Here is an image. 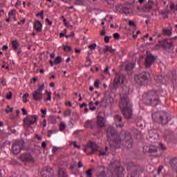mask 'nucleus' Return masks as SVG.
Instances as JSON below:
<instances>
[{
  "label": "nucleus",
  "instance_id": "nucleus-26",
  "mask_svg": "<svg viewBox=\"0 0 177 177\" xmlns=\"http://www.w3.org/2000/svg\"><path fill=\"white\" fill-rule=\"evenodd\" d=\"M133 67L134 65L132 63L127 64L125 66V68L127 71H131V70H133Z\"/></svg>",
  "mask_w": 177,
  "mask_h": 177
},
{
  "label": "nucleus",
  "instance_id": "nucleus-25",
  "mask_svg": "<svg viewBox=\"0 0 177 177\" xmlns=\"http://www.w3.org/2000/svg\"><path fill=\"white\" fill-rule=\"evenodd\" d=\"M155 80L157 82H160V84H164L165 77L162 75L156 76Z\"/></svg>",
  "mask_w": 177,
  "mask_h": 177
},
{
  "label": "nucleus",
  "instance_id": "nucleus-33",
  "mask_svg": "<svg viewBox=\"0 0 177 177\" xmlns=\"http://www.w3.org/2000/svg\"><path fill=\"white\" fill-rule=\"evenodd\" d=\"M88 106L91 111H95L96 110V106H93V102L91 101L88 104Z\"/></svg>",
  "mask_w": 177,
  "mask_h": 177
},
{
  "label": "nucleus",
  "instance_id": "nucleus-56",
  "mask_svg": "<svg viewBox=\"0 0 177 177\" xmlns=\"http://www.w3.org/2000/svg\"><path fill=\"white\" fill-rule=\"evenodd\" d=\"M36 16H40L41 19H44V11H41L36 15Z\"/></svg>",
  "mask_w": 177,
  "mask_h": 177
},
{
  "label": "nucleus",
  "instance_id": "nucleus-13",
  "mask_svg": "<svg viewBox=\"0 0 177 177\" xmlns=\"http://www.w3.org/2000/svg\"><path fill=\"white\" fill-rule=\"evenodd\" d=\"M19 160L22 162H34L35 161L34 157L30 153H24L21 154Z\"/></svg>",
  "mask_w": 177,
  "mask_h": 177
},
{
  "label": "nucleus",
  "instance_id": "nucleus-35",
  "mask_svg": "<svg viewBox=\"0 0 177 177\" xmlns=\"http://www.w3.org/2000/svg\"><path fill=\"white\" fill-rule=\"evenodd\" d=\"M75 5H85V0H75Z\"/></svg>",
  "mask_w": 177,
  "mask_h": 177
},
{
  "label": "nucleus",
  "instance_id": "nucleus-23",
  "mask_svg": "<svg viewBox=\"0 0 177 177\" xmlns=\"http://www.w3.org/2000/svg\"><path fill=\"white\" fill-rule=\"evenodd\" d=\"M122 95H123V96H127V95H129V87L127 86H123L122 87Z\"/></svg>",
  "mask_w": 177,
  "mask_h": 177
},
{
  "label": "nucleus",
  "instance_id": "nucleus-52",
  "mask_svg": "<svg viewBox=\"0 0 177 177\" xmlns=\"http://www.w3.org/2000/svg\"><path fill=\"white\" fill-rule=\"evenodd\" d=\"M6 97L8 100H10V99H12V92H9V93L6 95Z\"/></svg>",
  "mask_w": 177,
  "mask_h": 177
},
{
  "label": "nucleus",
  "instance_id": "nucleus-28",
  "mask_svg": "<svg viewBox=\"0 0 177 177\" xmlns=\"http://www.w3.org/2000/svg\"><path fill=\"white\" fill-rule=\"evenodd\" d=\"M57 131H58L57 129H54L49 130L48 133H47L48 138H50V136H52V134L55 133Z\"/></svg>",
  "mask_w": 177,
  "mask_h": 177
},
{
  "label": "nucleus",
  "instance_id": "nucleus-10",
  "mask_svg": "<svg viewBox=\"0 0 177 177\" xmlns=\"http://www.w3.org/2000/svg\"><path fill=\"white\" fill-rule=\"evenodd\" d=\"M156 59L157 57L153 55V54L149 52H147V55L145 57V66L146 68H150V67H151V64H153V63L156 62Z\"/></svg>",
  "mask_w": 177,
  "mask_h": 177
},
{
  "label": "nucleus",
  "instance_id": "nucleus-40",
  "mask_svg": "<svg viewBox=\"0 0 177 177\" xmlns=\"http://www.w3.org/2000/svg\"><path fill=\"white\" fill-rule=\"evenodd\" d=\"M159 148L160 150H162L163 151L167 150V147L162 142L159 143Z\"/></svg>",
  "mask_w": 177,
  "mask_h": 177
},
{
  "label": "nucleus",
  "instance_id": "nucleus-32",
  "mask_svg": "<svg viewBox=\"0 0 177 177\" xmlns=\"http://www.w3.org/2000/svg\"><path fill=\"white\" fill-rule=\"evenodd\" d=\"M122 12H123V13H124L125 15H129V13H131L129 8L128 7H124L122 10Z\"/></svg>",
  "mask_w": 177,
  "mask_h": 177
},
{
  "label": "nucleus",
  "instance_id": "nucleus-6",
  "mask_svg": "<svg viewBox=\"0 0 177 177\" xmlns=\"http://www.w3.org/2000/svg\"><path fill=\"white\" fill-rule=\"evenodd\" d=\"M149 78H150V73L149 72H142L138 75H134V81L138 85H145L149 82Z\"/></svg>",
  "mask_w": 177,
  "mask_h": 177
},
{
  "label": "nucleus",
  "instance_id": "nucleus-24",
  "mask_svg": "<svg viewBox=\"0 0 177 177\" xmlns=\"http://www.w3.org/2000/svg\"><path fill=\"white\" fill-rule=\"evenodd\" d=\"M109 52L110 53H115V49L113 48L111 46H106L104 49V53Z\"/></svg>",
  "mask_w": 177,
  "mask_h": 177
},
{
  "label": "nucleus",
  "instance_id": "nucleus-22",
  "mask_svg": "<svg viewBox=\"0 0 177 177\" xmlns=\"http://www.w3.org/2000/svg\"><path fill=\"white\" fill-rule=\"evenodd\" d=\"M170 165L173 169L177 171V158H172L170 160Z\"/></svg>",
  "mask_w": 177,
  "mask_h": 177
},
{
  "label": "nucleus",
  "instance_id": "nucleus-17",
  "mask_svg": "<svg viewBox=\"0 0 177 177\" xmlns=\"http://www.w3.org/2000/svg\"><path fill=\"white\" fill-rule=\"evenodd\" d=\"M156 0H149L145 6V12H149V10H151L153 6L155 3Z\"/></svg>",
  "mask_w": 177,
  "mask_h": 177
},
{
  "label": "nucleus",
  "instance_id": "nucleus-14",
  "mask_svg": "<svg viewBox=\"0 0 177 177\" xmlns=\"http://www.w3.org/2000/svg\"><path fill=\"white\" fill-rule=\"evenodd\" d=\"M42 177H53V169L48 167H45L40 172Z\"/></svg>",
  "mask_w": 177,
  "mask_h": 177
},
{
  "label": "nucleus",
  "instance_id": "nucleus-50",
  "mask_svg": "<svg viewBox=\"0 0 177 177\" xmlns=\"http://www.w3.org/2000/svg\"><path fill=\"white\" fill-rule=\"evenodd\" d=\"M66 32H67V29H64V32H61L59 34V38H63V37H64V35H66Z\"/></svg>",
  "mask_w": 177,
  "mask_h": 177
},
{
  "label": "nucleus",
  "instance_id": "nucleus-27",
  "mask_svg": "<svg viewBox=\"0 0 177 177\" xmlns=\"http://www.w3.org/2000/svg\"><path fill=\"white\" fill-rule=\"evenodd\" d=\"M12 49L17 52V55H20V53H21V50L19 48V45H13Z\"/></svg>",
  "mask_w": 177,
  "mask_h": 177
},
{
  "label": "nucleus",
  "instance_id": "nucleus-61",
  "mask_svg": "<svg viewBox=\"0 0 177 177\" xmlns=\"http://www.w3.org/2000/svg\"><path fill=\"white\" fill-rule=\"evenodd\" d=\"M77 167L78 168H82V167H84V165L82 164V162L79 161L77 163Z\"/></svg>",
  "mask_w": 177,
  "mask_h": 177
},
{
  "label": "nucleus",
  "instance_id": "nucleus-38",
  "mask_svg": "<svg viewBox=\"0 0 177 177\" xmlns=\"http://www.w3.org/2000/svg\"><path fill=\"white\" fill-rule=\"evenodd\" d=\"M115 120L116 121H118L119 122H121V121H122V117L121 116V115L116 114L115 115Z\"/></svg>",
  "mask_w": 177,
  "mask_h": 177
},
{
  "label": "nucleus",
  "instance_id": "nucleus-15",
  "mask_svg": "<svg viewBox=\"0 0 177 177\" xmlns=\"http://www.w3.org/2000/svg\"><path fill=\"white\" fill-rule=\"evenodd\" d=\"M124 82V75L121 73H116L115 79L113 80V86L117 88L118 84Z\"/></svg>",
  "mask_w": 177,
  "mask_h": 177
},
{
  "label": "nucleus",
  "instance_id": "nucleus-59",
  "mask_svg": "<svg viewBox=\"0 0 177 177\" xmlns=\"http://www.w3.org/2000/svg\"><path fill=\"white\" fill-rule=\"evenodd\" d=\"M86 106H88V104H86V102H84L80 104V109H84V107H86Z\"/></svg>",
  "mask_w": 177,
  "mask_h": 177
},
{
  "label": "nucleus",
  "instance_id": "nucleus-20",
  "mask_svg": "<svg viewBox=\"0 0 177 177\" xmlns=\"http://www.w3.org/2000/svg\"><path fill=\"white\" fill-rule=\"evenodd\" d=\"M172 48V45H156L155 48L158 49H164L165 50H167L168 49H171Z\"/></svg>",
  "mask_w": 177,
  "mask_h": 177
},
{
  "label": "nucleus",
  "instance_id": "nucleus-51",
  "mask_svg": "<svg viewBox=\"0 0 177 177\" xmlns=\"http://www.w3.org/2000/svg\"><path fill=\"white\" fill-rule=\"evenodd\" d=\"M88 49H91V50H95L96 49V45H88Z\"/></svg>",
  "mask_w": 177,
  "mask_h": 177
},
{
  "label": "nucleus",
  "instance_id": "nucleus-48",
  "mask_svg": "<svg viewBox=\"0 0 177 177\" xmlns=\"http://www.w3.org/2000/svg\"><path fill=\"white\" fill-rule=\"evenodd\" d=\"M59 150H60L59 147H53L52 151H53V154H55V153H57V151H59Z\"/></svg>",
  "mask_w": 177,
  "mask_h": 177
},
{
  "label": "nucleus",
  "instance_id": "nucleus-47",
  "mask_svg": "<svg viewBox=\"0 0 177 177\" xmlns=\"http://www.w3.org/2000/svg\"><path fill=\"white\" fill-rule=\"evenodd\" d=\"M71 145H73V147L75 149H80V146L77 145V142H73L71 143Z\"/></svg>",
  "mask_w": 177,
  "mask_h": 177
},
{
  "label": "nucleus",
  "instance_id": "nucleus-42",
  "mask_svg": "<svg viewBox=\"0 0 177 177\" xmlns=\"http://www.w3.org/2000/svg\"><path fill=\"white\" fill-rule=\"evenodd\" d=\"M149 153H157V147H153L149 148Z\"/></svg>",
  "mask_w": 177,
  "mask_h": 177
},
{
  "label": "nucleus",
  "instance_id": "nucleus-63",
  "mask_svg": "<svg viewBox=\"0 0 177 177\" xmlns=\"http://www.w3.org/2000/svg\"><path fill=\"white\" fill-rule=\"evenodd\" d=\"M46 23H48V26H52L53 22H52V21L49 20V19H48V18L46 19Z\"/></svg>",
  "mask_w": 177,
  "mask_h": 177
},
{
  "label": "nucleus",
  "instance_id": "nucleus-45",
  "mask_svg": "<svg viewBox=\"0 0 177 177\" xmlns=\"http://www.w3.org/2000/svg\"><path fill=\"white\" fill-rule=\"evenodd\" d=\"M44 100L46 102H48V100H52V93H48L47 95V97Z\"/></svg>",
  "mask_w": 177,
  "mask_h": 177
},
{
  "label": "nucleus",
  "instance_id": "nucleus-57",
  "mask_svg": "<svg viewBox=\"0 0 177 177\" xmlns=\"http://www.w3.org/2000/svg\"><path fill=\"white\" fill-rule=\"evenodd\" d=\"M113 38H115V39H118V38H120V34L119 33H114L113 34Z\"/></svg>",
  "mask_w": 177,
  "mask_h": 177
},
{
  "label": "nucleus",
  "instance_id": "nucleus-60",
  "mask_svg": "<svg viewBox=\"0 0 177 177\" xmlns=\"http://www.w3.org/2000/svg\"><path fill=\"white\" fill-rule=\"evenodd\" d=\"M110 38H111V37H109L108 36H105L104 41H105L106 44H109Z\"/></svg>",
  "mask_w": 177,
  "mask_h": 177
},
{
  "label": "nucleus",
  "instance_id": "nucleus-30",
  "mask_svg": "<svg viewBox=\"0 0 177 177\" xmlns=\"http://www.w3.org/2000/svg\"><path fill=\"white\" fill-rule=\"evenodd\" d=\"M54 63L57 66V64H60L62 63V57L58 56V57H55Z\"/></svg>",
  "mask_w": 177,
  "mask_h": 177
},
{
  "label": "nucleus",
  "instance_id": "nucleus-11",
  "mask_svg": "<svg viewBox=\"0 0 177 177\" xmlns=\"http://www.w3.org/2000/svg\"><path fill=\"white\" fill-rule=\"evenodd\" d=\"M104 111H100L97 117V127L99 128H103L106 125V118H104Z\"/></svg>",
  "mask_w": 177,
  "mask_h": 177
},
{
  "label": "nucleus",
  "instance_id": "nucleus-16",
  "mask_svg": "<svg viewBox=\"0 0 177 177\" xmlns=\"http://www.w3.org/2000/svg\"><path fill=\"white\" fill-rule=\"evenodd\" d=\"M32 99L35 102H41L42 99H44V95L42 94V92L34 91L32 93Z\"/></svg>",
  "mask_w": 177,
  "mask_h": 177
},
{
  "label": "nucleus",
  "instance_id": "nucleus-54",
  "mask_svg": "<svg viewBox=\"0 0 177 177\" xmlns=\"http://www.w3.org/2000/svg\"><path fill=\"white\" fill-rule=\"evenodd\" d=\"M21 111H22V114L24 115H27V114H28V113L27 112V110H26V109H24V108L21 109Z\"/></svg>",
  "mask_w": 177,
  "mask_h": 177
},
{
  "label": "nucleus",
  "instance_id": "nucleus-4",
  "mask_svg": "<svg viewBox=\"0 0 177 177\" xmlns=\"http://www.w3.org/2000/svg\"><path fill=\"white\" fill-rule=\"evenodd\" d=\"M109 168L112 171L113 177H124V171L125 170L120 161L113 159L109 165Z\"/></svg>",
  "mask_w": 177,
  "mask_h": 177
},
{
  "label": "nucleus",
  "instance_id": "nucleus-31",
  "mask_svg": "<svg viewBox=\"0 0 177 177\" xmlns=\"http://www.w3.org/2000/svg\"><path fill=\"white\" fill-rule=\"evenodd\" d=\"M64 52H72L73 49L71 48V46H64L63 47Z\"/></svg>",
  "mask_w": 177,
  "mask_h": 177
},
{
  "label": "nucleus",
  "instance_id": "nucleus-21",
  "mask_svg": "<svg viewBox=\"0 0 177 177\" xmlns=\"http://www.w3.org/2000/svg\"><path fill=\"white\" fill-rule=\"evenodd\" d=\"M144 42H145V44H147V45H149L150 44H151V41H153V37H149V34H147L145 35H144L143 38H142Z\"/></svg>",
  "mask_w": 177,
  "mask_h": 177
},
{
  "label": "nucleus",
  "instance_id": "nucleus-34",
  "mask_svg": "<svg viewBox=\"0 0 177 177\" xmlns=\"http://www.w3.org/2000/svg\"><path fill=\"white\" fill-rule=\"evenodd\" d=\"M162 32L165 35H168V36H169L172 34V32L169 29H163Z\"/></svg>",
  "mask_w": 177,
  "mask_h": 177
},
{
  "label": "nucleus",
  "instance_id": "nucleus-8",
  "mask_svg": "<svg viewBox=\"0 0 177 177\" xmlns=\"http://www.w3.org/2000/svg\"><path fill=\"white\" fill-rule=\"evenodd\" d=\"M37 121H38V116H37V115L25 118L24 119V127L25 129H28V128L32 129V125H34Z\"/></svg>",
  "mask_w": 177,
  "mask_h": 177
},
{
  "label": "nucleus",
  "instance_id": "nucleus-39",
  "mask_svg": "<svg viewBox=\"0 0 177 177\" xmlns=\"http://www.w3.org/2000/svg\"><path fill=\"white\" fill-rule=\"evenodd\" d=\"M66 129V124L61 122L59 124V131L62 132V131H64Z\"/></svg>",
  "mask_w": 177,
  "mask_h": 177
},
{
  "label": "nucleus",
  "instance_id": "nucleus-37",
  "mask_svg": "<svg viewBox=\"0 0 177 177\" xmlns=\"http://www.w3.org/2000/svg\"><path fill=\"white\" fill-rule=\"evenodd\" d=\"M64 115V117H70V115H71V109H66Z\"/></svg>",
  "mask_w": 177,
  "mask_h": 177
},
{
  "label": "nucleus",
  "instance_id": "nucleus-43",
  "mask_svg": "<svg viewBox=\"0 0 177 177\" xmlns=\"http://www.w3.org/2000/svg\"><path fill=\"white\" fill-rule=\"evenodd\" d=\"M94 86L95 88H97L99 86H100V81L99 80H97L94 82Z\"/></svg>",
  "mask_w": 177,
  "mask_h": 177
},
{
  "label": "nucleus",
  "instance_id": "nucleus-64",
  "mask_svg": "<svg viewBox=\"0 0 177 177\" xmlns=\"http://www.w3.org/2000/svg\"><path fill=\"white\" fill-rule=\"evenodd\" d=\"M9 17H14L15 18V14L13 13V11L8 13Z\"/></svg>",
  "mask_w": 177,
  "mask_h": 177
},
{
  "label": "nucleus",
  "instance_id": "nucleus-18",
  "mask_svg": "<svg viewBox=\"0 0 177 177\" xmlns=\"http://www.w3.org/2000/svg\"><path fill=\"white\" fill-rule=\"evenodd\" d=\"M57 176L58 177H68V175H67V170L66 169L59 168L58 172H57Z\"/></svg>",
  "mask_w": 177,
  "mask_h": 177
},
{
  "label": "nucleus",
  "instance_id": "nucleus-36",
  "mask_svg": "<svg viewBox=\"0 0 177 177\" xmlns=\"http://www.w3.org/2000/svg\"><path fill=\"white\" fill-rule=\"evenodd\" d=\"M44 89H45V84H41L39 85V87L37 91L38 92H42Z\"/></svg>",
  "mask_w": 177,
  "mask_h": 177
},
{
  "label": "nucleus",
  "instance_id": "nucleus-44",
  "mask_svg": "<svg viewBox=\"0 0 177 177\" xmlns=\"http://www.w3.org/2000/svg\"><path fill=\"white\" fill-rule=\"evenodd\" d=\"M100 35L102 37L106 35V27L103 26L102 30L100 32Z\"/></svg>",
  "mask_w": 177,
  "mask_h": 177
},
{
  "label": "nucleus",
  "instance_id": "nucleus-29",
  "mask_svg": "<svg viewBox=\"0 0 177 177\" xmlns=\"http://www.w3.org/2000/svg\"><path fill=\"white\" fill-rule=\"evenodd\" d=\"M174 139V137L171 134L166 135L165 137V140H167V142H172V140Z\"/></svg>",
  "mask_w": 177,
  "mask_h": 177
},
{
  "label": "nucleus",
  "instance_id": "nucleus-53",
  "mask_svg": "<svg viewBox=\"0 0 177 177\" xmlns=\"http://www.w3.org/2000/svg\"><path fill=\"white\" fill-rule=\"evenodd\" d=\"M65 106H68V107H73V103H71V102L70 101L66 102Z\"/></svg>",
  "mask_w": 177,
  "mask_h": 177
},
{
  "label": "nucleus",
  "instance_id": "nucleus-55",
  "mask_svg": "<svg viewBox=\"0 0 177 177\" xmlns=\"http://www.w3.org/2000/svg\"><path fill=\"white\" fill-rule=\"evenodd\" d=\"M162 168H164V167L162 166H159L158 168V174L160 175V174H161V171H162Z\"/></svg>",
  "mask_w": 177,
  "mask_h": 177
},
{
  "label": "nucleus",
  "instance_id": "nucleus-58",
  "mask_svg": "<svg viewBox=\"0 0 177 177\" xmlns=\"http://www.w3.org/2000/svg\"><path fill=\"white\" fill-rule=\"evenodd\" d=\"M1 84L3 85V86H5V85H6V79H2Z\"/></svg>",
  "mask_w": 177,
  "mask_h": 177
},
{
  "label": "nucleus",
  "instance_id": "nucleus-62",
  "mask_svg": "<svg viewBox=\"0 0 177 177\" xmlns=\"http://www.w3.org/2000/svg\"><path fill=\"white\" fill-rule=\"evenodd\" d=\"M115 9L118 12H122V10H121V6H116Z\"/></svg>",
  "mask_w": 177,
  "mask_h": 177
},
{
  "label": "nucleus",
  "instance_id": "nucleus-49",
  "mask_svg": "<svg viewBox=\"0 0 177 177\" xmlns=\"http://www.w3.org/2000/svg\"><path fill=\"white\" fill-rule=\"evenodd\" d=\"M7 107L8 109H6V113H7V114H9V113L13 112V108H10L9 105H8Z\"/></svg>",
  "mask_w": 177,
  "mask_h": 177
},
{
  "label": "nucleus",
  "instance_id": "nucleus-5",
  "mask_svg": "<svg viewBox=\"0 0 177 177\" xmlns=\"http://www.w3.org/2000/svg\"><path fill=\"white\" fill-rule=\"evenodd\" d=\"M171 117L164 111H159L152 113V120L154 122H159L162 125H167L171 121Z\"/></svg>",
  "mask_w": 177,
  "mask_h": 177
},
{
  "label": "nucleus",
  "instance_id": "nucleus-3",
  "mask_svg": "<svg viewBox=\"0 0 177 177\" xmlns=\"http://www.w3.org/2000/svg\"><path fill=\"white\" fill-rule=\"evenodd\" d=\"M119 107L126 120L132 118V107L131 106V101L127 96H122L119 102Z\"/></svg>",
  "mask_w": 177,
  "mask_h": 177
},
{
  "label": "nucleus",
  "instance_id": "nucleus-7",
  "mask_svg": "<svg viewBox=\"0 0 177 177\" xmlns=\"http://www.w3.org/2000/svg\"><path fill=\"white\" fill-rule=\"evenodd\" d=\"M24 143L25 142L24 141V140H19L15 141L12 145V154H15L16 156H17V154H20L21 150L24 149Z\"/></svg>",
  "mask_w": 177,
  "mask_h": 177
},
{
  "label": "nucleus",
  "instance_id": "nucleus-19",
  "mask_svg": "<svg viewBox=\"0 0 177 177\" xmlns=\"http://www.w3.org/2000/svg\"><path fill=\"white\" fill-rule=\"evenodd\" d=\"M34 28L37 32L42 31V24L39 21H37L34 23Z\"/></svg>",
  "mask_w": 177,
  "mask_h": 177
},
{
  "label": "nucleus",
  "instance_id": "nucleus-9",
  "mask_svg": "<svg viewBox=\"0 0 177 177\" xmlns=\"http://www.w3.org/2000/svg\"><path fill=\"white\" fill-rule=\"evenodd\" d=\"M120 136V133H117V131H115V129L113 127H108L106 130V138L108 142H111V139L113 140V142L118 138Z\"/></svg>",
  "mask_w": 177,
  "mask_h": 177
},
{
  "label": "nucleus",
  "instance_id": "nucleus-46",
  "mask_svg": "<svg viewBox=\"0 0 177 177\" xmlns=\"http://www.w3.org/2000/svg\"><path fill=\"white\" fill-rule=\"evenodd\" d=\"M91 124H92V121L86 120V122H85V127L86 128H89V127H91Z\"/></svg>",
  "mask_w": 177,
  "mask_h": 177
},
{
  "label": "nucleus",
  "instance_id": "nucleus-41",
  "mask_svg": "<svg viewBox=\"0 0 177 177\" xmlns=\"http://www.w3.org/2000/svg\"><path fill=\"white\" fill-rule=\"evenodd\" d=\"M86 177H92V169H89L86 171Z\"/></svg>",
  "mask_w": 177,
  "mask_h": 177
},
{
  "label": "nucleus",
  "instance_id": "nucleus-12",
  "mask_svg": "<svg viewBox=\"0 0 177 177\" xmlns=\"http://www.w3.org/2000/svg\"><path fill=\"white\" fill-rule=\"evenodd\" d=\"M88 149H91V151L88 153V156H92V154H95L97 150H99V146L96 145V143L90 141L88 144V145L84 148V151H86Z\"/></svg>",
  "mask_w": 177,
  "mask_h": 177
},
{
  "label": "nucleus",
  "instance_id": "nucleus-2",
  "mask_svg": "<svg viewBox=\"0 0 177 177\" xmlns=\"http://www.w3.org/2000/svg\"><path fill=\"white\" fill-rule=\"evenodd\" d=\"M161 95V91L160 90H151L142 95V100L148 104V106H158L160 104V96Z\"/></svg>",
  "mask_w": 177,
  "mask_h": 177
},
{
  "label": "nucleus",
  "instance_id": "nucleus-1",
  "mask_svg": "<svg viewBox=\"0 0 177 177\" xmlns=\"http://www.w3.org/2000/svg\"><path fill=\"white\" fill-rule=\"evenodd\" d=\"M121 146H123L125 149H132L133 147L132 135L127 130H122L119 133L118 138H115L111 144L112 149H120Z\"/></svg>",
  "mask_w": 177,
  "mask_h": 177
}]
</instances>
